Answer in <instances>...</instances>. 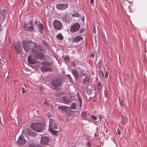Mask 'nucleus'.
Here are the masks:
<instances>
[{
	"label": "nucleus",
	"instance_id": "nucleus-18",
	"mask_svg": "<svg viewBox=\"0 0 147 147\" xmlns=\"http://www.w3.org/2000/svg\"><path fill=\"white\" fill-rule=\"evenodd\" d=\"M21 45L19 44H16L14 46V48L16 53L19 54L21 51Z\"/></svg>",
	"mask_w": 147,
	"mask_h": 147
},
{
	"label": "nucleus",
	"instance_id": "nucleus-38",
	"mask_svg": "<svg viewBox=\"0 0 147 147\" xmlns=\"http://www.w3.org/2000/svg\"><path fill=\"white\" fill-rule=\"evenodd\" d=\"M69 58V57L68 56H66L65 57L64 59L67 62L68 61Z\"/></svg>",
	"mask_w": 147,
	"mask_h": 147
},
{
	"label": "nucleus",
	"instance_id": "nucleus-16",
	"mask_svg": "<svg viewBox=\"0 0 147 147\" xmlns=\"http://www.w3.org/2000/svg\"><path fill=\"white\" fill-rule=\"evenodd\" d=\"M29 26H28L27 28L28 30L30 31H33L34 29V25L32 21H30L29 23Z\"/></svg>",
	"mask_w": 147,
	"mask_h": 147
},
{
	"label": "nucleus",
	"instance_id": "nucleus-17",
	"mask_svg": "<svg viewBox=\"0 0 147 147\" xmlns=\"http://www.w3.org/2000/svg\"><path fill=\"white\" fill-rule=\"evenodd\" d=\"M85 77H86L82 81V83L84 84H85L86 83H89L91 81V80L90 78V77H89L88 76Z\"/></svg>",
	"mask_w": 147,
	"mask_h": 147
},
{
	"label": "nucleus",
	"instance_id": "nucleus-32",
	"mask_svg": "<svg viewBox=\"0 0 147 147\" xmlns=\"http://www.w3.org/2000/svg\"><path fill=\"white\" fill-rule=\"evenodd\" d=\"M121 122L123 124H126V121L125 118L123 117H122L121 118Z\"/></svg>",
	"mask_w": 147,
	"mask_h": 147
},
{
	"label": "nucleus",
	"instance_id": "nucleus-29",
	"mask_svg": "<svg viewBox=\"0 0 147 147\" xmlns=\"http://www.w3.org/2000/svg\"><path fill=\"white\" fill-rule=\"evenodd\" d=\"M70 108L73 109H75L76 108V103L75 102L73 103L71 105Z\"/></svg>",
	"mask_w": 147,
	"mask_h": 147
},
{
	"label": "nucleus",
	"instance_id": "nucleus-11",
	"mask_svg": "<svg viewBox=\"0 0 147 147\" xmlns=\"http://www.w3.org/2000/svg\"><path fill=\"white\" fill-rule=\"evenodd\" d=\"M68 6L67 4L60 3L56 5L57 8L60 10H64L67 8Z\"/></svg>",
	"mask_w": 147,
	"mask_h": 147
},
{
	"label": "nucleus",
	"instance_id": "nucleus-33",
	"mask_svg": "<svg viewBox=\"0 0 147 147\" xmlns=\"http://www.w3.org/2000/svg\"><path fill=\"white\" fill-rule=\"evenodd\" d=\"M82 117L84 118H85L87 116V113L86 112H84L82 114Z\"/></svg>",
	"mask_w": 147,
	"mask_h": 147
},
{
	"label": "nucleus",
	"instance_id": "nucleus-27",
	"mask_svg": "<svg viewBox=\"0 0 147 147\" xmlns=\"http://www.w3.org/2000/svg\"><path fill=\"white\" fill-rule=\"evenodd\" d=\"M97 85L98 89L100 91H101L102 90V86L101 83L99 82H98Z\"/></svg>",
	"mask_w": 147,
	"mask_h": 147
},
{
	"label": "nucleus",
	"instance_id": "nucleus-37",
	"mask_svg": "<svg viewBox=\"0 0 147 147\" xmlns=\"http://www.w3.org/2000/svg\"><path fill=\"white\" fill-rule=\"evenodd\" d=\"M78 99L79 100V102H80V105L81 107L82 106V101L81 97L79 96H78Z\"/></svg>",
	"mask_w": 147,
	"mask_h": 147
},
{
	"label": "nucleus",
	"instance_id": "nucleus-22",
	"mask_svg": "<svg viewBox=\"0 0 147 147\" xmlns=\"http://www.w3.org/2000/svg\"><path fill=\"white\" fill-rule=\"evenodd\" d=\"M82 39V37L80 36H76L74 38V40L73 41L74 42H76L80 41Z\"/></svg>",
	"mask_w": 147,
	"mask_h": 147
},
{
	"label": "nucleus",
	"instance_id": "nucleus-26",
	"mask_svg": "<svg viewBox=\"0 0 147 147\" xmlns=\"http://www.w3.org/2000/svg\"><path fill=\"white\" fill-rule=\"evenodd\" d=\"M1 15L4 17L6 15L7 13V10L5 9L1 10Z\"/></svg>",
	"mask_w": 147,
	"mask_h": 147
},
{
	"label": "nucleus",
	"instance_id": "nucleus-44",
	"mask_svg": "<svg viewBox=\"0 0 147 147\" xmlns=\"http://www.w3.org/2000/svg\"><path fill=\"white\" fill-rule=\"evenodd\" d=\"M105 77L106 78H107L108 76V74L107 72H105Z\"/></svg>",
	"mask_w": 147,
	"mask_h": 147
},
{
	"label": "nucleus",
	"instance_id": "nucleus-54",
	"mask_svg": "<svg viewBox=\"0 0 147 147\" xmlns=\"http://www.w3.org/2000/svg\"><path fill=\"white\" fill-rule=\"evenodd\" d=\"M22 4H23V5H24V2H23V3H22Z\"/></svg>",
	"mask_w": 147,
	"mask_h": 147
},
{
	"label": "nucleus",
	"instance_id": "nucleus-13",
	"mask_svg": "<svg viewBox=\"0 0 147 147\" xmlns=\"http://www.w3.org/2000/svg\"><path fill=\"white\" fill-rule=\"evenodd\" d=\"M49 142V139L47 136L42 137L41 139V143L43 145H45Z\"/></svg>",
	"mask_w": 147,
	"mask_h": 147
},
{
	"label": "nucleus",
	"instance_id": "nucleus-45",
	"mask_svg": "<svg viewBox=\"0 0 147 147\" xmlns=\"http://www.w3.org/2000/svg\"><path fill=\"white\" fill-rule=\"evenodd\" d=\"M117 134H119V135H120V134H121V131H120L119 129H117Z\"/></svg>",
	"mask_w": 147,
	"mask_h": 147
},
{
	"label": "nucleus",
	"instance_id": "nucleus-21",
	"mask_svg": "<svg viewBox=\"0 0 147 147\" xmlns=\"http://www.w3.org/2000/svg\"><path fill=\"white\" fill-rule=\"evenodd\" d=\"M42 71L45 73L46 71H51V68L49 67H45L41 68Z\"/></svg>",
	"mask_w": 147,
	"mask_h": 147
},
{
	"label": "nucleus",
	"instance_id": "nucleus-36",
	"mask_svg": "<svg viewBox=\"0 0 147 147\" xmlns=\"http://www.w3.org/2000/svg\"><path fill=\"white\" fill-rule=\"evenodd\" d=\"M99 76L100 77H103L104 76V74L102 71L100 70L99 73Z\"/></svg>",
	"mask_w": 147,
	"mask_h": 147
},
{
	"label": "nucleus",
	"instance_id": "nucleus-5",
	"mask_svg": "<svg viewBox=\"0 0 147 147\" xmlns=\"http://www.w3.org/2000/svg\"><path fill=\"white\" fill-rule=\"evenodd\" d=\"M61 83V79L59 78L56 77L52 81L51 84L54 87H56L59 86Z\"/></svg>",
	"mask_w": 147,
	"mask_h": 147
},
{
	"label": "nucleus",
	"instance_id": "nucleus-43",
	"mask_svg": "<svg viewBox=\"0 0 147 147\" xmlns=\"http://www.w3.org/2000/svg\"><path fill=\"white\" fill-rule=\"evenodd\" d=\"M67 77H68V78L70 80H72V78L71 77V76H70L69 75H67Z\"/></svg>",
	"mask_w": 147,
	"mask_h": 147
},
{
	"label": "nucleus",
	"instance_id": "nucleus-49",
	"mask_svg": "<svg viewBox=\"0 0 147 147\" xmlns=\"http://www.w3.org/2000/svg\"><path fill=\"white\" fill-rule=\"evenodd\" d=\"M38 22L37 21H35V24L36 26V24L38 23Z\"/></svg>",
	"mask_w": 147,
	"mask_h": 147
},
{
	"label": "nucleus",
	"instance_id": "nucleus-4",
	"mask_svg": "<svg viewBox=\"0 0 147 147\" xmlns=\"http://www.w3.org/2000/svg\"><path fill=\"white\" fill-rule=\"evenodd\" d=\"M22 134L26 135V136H35L36 135V132L32 131L30 129L28 128L23 130Z\"/></svg>",
	"mask_w": 147,
	"mask_h": 147
},
{
	"label": "nucleus",
	"instance_id": "nucleus-8",
	"mask_svg": "<svg viewBox=\"0 0 147 147\" xmlns=\"http://www.w3.org/2000/svg\"><path fill=\"white\" fill-rule=\"evenodd\" d=\"M80 27L78 23H76L73 24L70 28V31L72 32H75L78 31Z\"/></svg>",
	"mask_w": 147,
	"mask_h": 147
},
{
	"label": "nucleus",
	"instance_id": "nucleus-42",
	"mask_svg": "<svg viewBox=\"0 0 147 147\" xmlns=\"http://www.w3.org/2000/svg\"><path fill=\"white\" fill-rule=\"evenodd\" d=\"M44 65H49V63L47 62H44L43 64Z\"/></svg>",
	"mask_w": 147,
	"mask_h": 147
},
{
	"label": "nucleus",
	"instance_id": "nucleus-1",
	"mask_svg": "<svg viewBox=\"0 0 147 147\" xmlns=\"http://www.w3.org/2000/svg\"><path fill=\"white\" fill-rule=\"evenodd\" d=\"M30 127L33 130L38 132H41L45 129V125L44 124L40 122H35L32 123L30 125Z\"/></svg>",
	"mask_w": 147,
	"mask_h": 147
},
{
	"label": "nucleus",
	"instance_id": "nucleus-25",
	"mask_svg": "<svg viewBox=\"0 0 147 147\" xmlns=\"http://www.w3.org/2000/svg\"><path fill=\"white\" fill-rule=\"evenodd\" d=\"M80 72L82 75H84L85 77L88 76V73L89 74V75H90V74L89 73H88V72H86L85 71L82 70L81 69L80 70Z\"/></svg>",
	"mask_w": 147,
	"mask_h": 147
},
{
	"label": "nucleus",
	"instance_id": "nucleus-19",
	"mask_svg": "<svg viewBox=\"0 0 147 147\" xmlns=\"http://www.w3.org/2000/svg\"><path fill=\"white\" fill-rule=\"evenodd\" d=\"M36 58L42 59H44V54L42 53H40L39 52V53H37V54L35 55Z\"/></svg>",
	"mask_w": 147,
	"mask_h": 147
},
{
	"label": "nucleus",
	"instance_id": "nucleus-31",
	"mask_svg": "<svg viewBox=\"0 0 147 147\" xmlns=\"http://www.w3.org/2000/svg\"><path fill=\"white\" fill-rule=\"evenodd\" d=\"M50 130L51 132L55 135H56V134L58 132V131L54 130L53 129H50Z\"/></svg>",
	"mask_w": 147,
	"mask_h": 147
},
{
	"label": "nucleus",
	"instance_id": "nucleus-14",
	"mask_svg": "<svg viewBox=\"0 0 147 147\" xmlns=\"http://www.w3.org/2000/svg\"><path fill=\"white\" fill-rule=\"evenodd\" d=\"M72 97L71 96H68L63 97V100L65 104H68L71 103L72 100Z\"/></svg>",
	"mask_w": 147,
	"mask_h": 147
},
{
	"label": "nucleus",
	"instance_id": "nucleus-50",
	"mask_svg": "<svg viewBox=\"0 0 147 147\" xmlns=\"http://www.w3.org/2000/svg\"><path fill=\"white\" fill-rule=\"evenodd\" d=\"M44 103L46 105L47 104H48L47 102V101H45L44 102Z\"/></svg>",
	"mask_w": 147,
	"mask_h": 147
},
{
	"label": "nucleus",
	"instance_id": "nucleus-9",
	"mask_svg": "<svg viewBox=\"0 0 147 147\" xmlns=\"http://www.w3.org/2000/svg\"><path fill=\"white\" fill-rule=\"evenodd\" d=\"M87 93L88 94L94 95L95 92V88L93 85H90L89 86L87 91Z\"/></svg>",
	"mask_w": 147,
	"mask_h": 147
},
{
	"label": "nucleus",
	"instance_id": "nucleus-46",
	"mask_svg": "<svg viewBox=\"0 0 147 147\" xmlns=\"http://www.w3.org/2000/svg\"><path fill=\"white\" fill-rule=\"evenodd\" d=\"M84 29H81L79 31V32H80V33H82L84 31Z\"/></svg>",
	"mask_w": 147,
	"mask_h": 147
},
{
	"label": "nucleus",
	"instance_id": "nucleus-3",
	"mask_svg": "<svg viewBox=\"0 0 147 147\" xmlns=\"http://www.w3.org/2000/svg\"><path fill=\"white\" fill-rule=\"evenodd\" d=\"M34 42L32 41H24L22 42L24 49L26 52H28L33 46Z\"/></svg>",
	"mask_w": 147,
	"mask_h": 147
},
{
	"label": "nucleus",
	"instance_id": "nucleus-10",
	"mask_svg": "<svg viewBox=\"0 0 147 147\" xmlns=\"http://www.w3.org/2000/svg\"><path fill=\"white\" fill-rule=\"evenodd\" d=\"M103 63V58L101 57H98L96 62V66L97 67L99 68L101 67V65Z\"/></svg>",
	"mask_w": 147,
	"mask_h": 147
},
{
	"label": "nucleus",
	"instance_id": "nucleus-39",
	"mask_svg": "<svg viewBox=\"0 0 147 147\" xmlns=\"http://www.w3.org/2000/svg\"><path fill=\"white\" fill-rule=\"evenodd\" d=\"M91 117L92 118L94 119V120H96L97 119V117H96L95 116L93 115H92L91 116Z\"/></svg>",
	"mask_w": 147,
	"mask_h": 147
},
{
	"label": "nucleus",
	"instance_id": "nucleus-34",
	"mask_svg": "<svg viewBox=\"0 0 147 147\" xmlns=\"http://www.w3.org/2000/svg\"><path fill=\"white\" fill-rule=\"evenodd\" d=\"M79 15V13L77 12H74V13L72 15V16L73 17H78Z\"/></svg>",
	"mask_w": 147,
	"mask_h": 147
},
{
	"label": "nucleus",
	"instance_id": "nucleus-53",
	"mask_svg": "<svg viewBox=\"0 0 147 147\" xmlns=\"http://www.w3.org/2000/svg\"><path fill=\"white\" fill-rule=\"evenodd\" d=\"M92 98V97H89V99H90Z\"/></svg>",
	"mask_w": 147,
	"mask_h": 147
},
{
	"label": "nucleus",
	"instance_id": "nucleus-30",
	"mask_svg": "<svg viewBox=\"0 0 147 147\" xmlns=\"http://www.w3.org/2000/svg\"><path fill=\"white\" fill-rule=\"evenodd\" d=\"M57 38L59 40H63V37L61 34H60L57 35L56 36Z\"/></svg>",
	"mask_w": 147,
	"mask_h": 147
},
{
	"label": "nucleus",
	"instance_id": "nucleus-6",
	"mask_svg": "<svg viewBox=\"0 0 147 147\" xmlns=\"http://www.w3.org/2000/svg\"><path fill=\"white\" fill-rule=\"evenodd\" d=\"M53 25L54 28L56 30H60L62 27L61 22L57 20H55L54 21Z\"/></svg>",
	"mask_w": 147,
	"mask_h": 147
},
{
	"label": "nucleus",
	"instance_id": "nucleus-35",
	"mask_svg": "<svg viewBox=\"0 0 147 147\" xmlns=\"http://www.w3.org/2000/svg\"><path fill=\"white\" fill-rule=\"evenodd\" d=\"M25 88L23 87L22 89V93H25L26 92V90H25V88L26 89V87L25 86Z\"/></svg>",
	"mask_w": 147,
	"mask_h": 147
},
{
	"label": "nucleus",
	"instance_id": "nucleus-20",
	"mask_svg": "<svg viewBox=\"0 0 147 147\" xmlns=\"http://www.w3.org/2000/svg\"><path fill=\"white\" fill-rule=\"evenodd\" d=\"M58 109L65 111H68L69 110V108L68 107L63 105L59 106Z\"/></svg>",
	"mask_w": 147,
	"mask_h": 147
},
{
	"label": "nucleus",
	"instance_id": "nucleus-41",
	"mask_svg": "<svg viewBox=\"0 0 147 147\" xmlns=\"http://www.w3.org/2000/svg\"><path fill=\"white\" fill-rule=\"evenodd\" d=\"M91 146V144L89 142H88L86 144V146L87 147H90Z\"/></svg>",
	"mask_w": 147,
	"mask_h": 147
},
{
	"label": "nucleus",
	"instance_id": "nucleus-51",
	"mask_svg": "<svg viewBox=\"0 0 147 147\" xmlns=\"http://www.w3.org/2000/svg\"><path fill=\"white\" fill-rule=\"evenodd\" d=\"M7 74H5V76H6V77H7V78L9 76H7Z\"/></svg>",
	"mask_w": 147,
	"mask_h": 147
},
{
	"label": "nucleus",
	"instance_id": "nucleus-23",
	"mask_svg": "<svg viewBox=\"0 0 147 147\" xmlns=\"http://www.w3.org/2000/svg\"><path fill=\"white\" fill-rule=\"evenodd\" d=\"M72 73L76 80H78V74L77 71L76 70H72Z\"/></svg>",
	"mask_w": 147,
	"mask_h": 147
},
{
	"label": "nucleus",
	"instance_id": "nucleus-52",
	"mask_svg": "<svg viewBox=\"0 0 147 147\" xmlns=\"http://www.w3.org/2000/svg\"><path fill=\"white\" fill-rule=\"evenodd\" d=\"M1 60H0V66H1Z\"/></svg>",
	"mask_w": 147,
	"mask_h": 147
},
{
	"label": "nucleus",
	"instance_id": "nucleus-2",
	"mask_svg": "<svg viewBox=\"0 0 147 147\" xmlns=\"http://www.w3.org/2000/svg\"><path fill=\"white\" fill-rule=\"evenodd\" d=\"M43 49V47L41 45H39L36 43L34 42L31 50L34 53L37 54V53L44 51Z\"/></svg>",
	"mask_w": 147,
	"mask_h": 147
},
{
	"label": "nucleus",
	"instance_id": "nucleus-40",
	"mask_svg": "<svg viewBox=\"0 0 147 147\" xmlns=\"http://www.w3.org/2000/svg\"><path fill=\"white\" fill-rule=\"evenodd\" d=\"M95 25H96V24H94L93 25V32L95 33H96V29H95Z\"/></svg>",
	"mask_w": 147,
	"mask_h": 147
},
{
	"label": "nucleus",
	"instance_id": "nucleus-12",
	"mask_svg": "<svg viewBox=\"0 0 147 147\" xmlns=\"http://www.w3.org/2000/svg\"><path fill=\"white\" fill-rule=\"evenodd\" d=\"M49 123L50 129H57V125L55 123L54 121L52 119H50L49 121Z\"/></svg>",
	"mask_w": 147,
	"mask_h": 147
},
{
	"label": "nucleus",
	"instance_id": "nucleus-47",
	"mask_svg": "<svg viewBox=\"0 0 147 147\" xmlns=\"http://www.w3.org/2000/svg\"><path fill=\"white\" fill-rule=\"evenodd\" d=\"M120 106L121 107H122L123 106V104L122 102H121V101H120Z\"/></svg>",
	"mask_w": 147,
	"mask_h": 147
},
{
	"label": "nucleus",
	"instance_id": "nucleus-7",
	"mask_svg": "<svg viewBox=\"0 0 147 147\" xmlns=\"http://www.w3.org/2000/svg\"><path fill=\"white\" fill-rule=\"evenodd\" d=\"M36 58L35 56L32 55H29L28 58V60L29 63L33 64L37 62Z\"/></svg>",
	"mask_w": 147,
	"mask_h": 147
},
{
	"label": "nucleus",
	"instance_id": "nucleus-15",
	"mask_svg": "<svg viewBox=\"0 0 147 147\" xmlns=\"http://www.w3.org/2000/svg\"><path fill=\"white\" fill-rule=\"evenodd\" d=\"M26 141L24 138L22 136H20L18 140V144L22 145L25 144Z\"/></svg>",
	"mask_w": 147,
	"mask_h": 147
},
{
	"label": "nucleus",
	"instance_id": "nucleus-28",
	"mask_svg": "<svg viewBox=\"0 0 147 147\" xmlns=\"http://www.w3.org/2000/svg\"><path fill=\"white\" fill-rule=\"evenodd\" d=\"M29 147H41L40 145H36L33 143H31L29 145Z\"/></svg>",
	"mask_w": 147,
	"mask_h": 147
},
{
	"label": "nucleus",
	"instance_id": "nucleus-48",
	"mask_svg": "<svg viewBox=\"0 0 147 147\" xmlns=\"http://www.w3.org/2000/svg\"><path fill=\"white\" fill-rule=\"evenodd\" d=\"M90 2L91 3H93L94 2V0H90Z\"/></svg>",
	"mask_w": 147,
	"mask_h": 147
},
{
	"label": "nucleus",
	"instance_id": "nucleus-24",
	"mask_svg": "<svg viewBox=\"0 0 147 147\" xmlns=\"http://www.w3.org/2000/svg\"><path fill=\"white\" fill-rule=\"evenodd\" d=\"M38 26L39 31L40 33H42L43 32V26L41 23H39L37 25Z\"/></svg>",
	"mask_w": 147,
	"mask_h": 147
}]
</instances>
